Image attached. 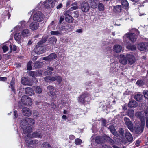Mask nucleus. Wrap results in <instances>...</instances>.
Listing matches in <instances>:
<instances>
[{
    "instance_id": "nucleus-1",
    "label": "nucleus",
    "mask_w": 148,
    "mask_h": 148,
    "mask_svg": "<svg viewBox=\"0 0 148 148\" xmlns=\"http://www.w3.org/2000/svg\"><path fill=\"white\" fill-rule=\"evenodd\" d=\"M34 123V120L30 118L21 119L20 125L23 134H26L28 132H31L32 128L31 126L33 125Z\"/></svg>"
},
{
    "instance_id": "nucleus-2",
    "label": "nucleus",
    "mask_w": 148,
    "mask_h": 148,
    "mask_svg": "<svg viewBox=\"0 0 148 148\" xmlns=\"http://www.w3.org/2000/svg\"><path fill=\"white\" fill-rule=\"evenodd\" d=\"M32 104V101L30 97L26 95L22 97L21 101L18 103V106L17 109L21 108L23 105L29 106Z\"/></svg>"
},
{
    "instance_id": "nucleus-3",
    "label": "nucleus",
    "mask_w": 148,
    "mask_h": 148,
    "mask_svg": "<svg viewBox=\"0 0 148 148\" xmlns=\"http://www.w3.org/2000/svg\"><path fill=\"white\" fill-rule=\"evenodd\" d=\"M141 112H137L135 114V115L138 117L140 119L141 124L140 126L138 127H135V129L136 132V133H141L143 132L144 128L145 125L144 117L143 116H141Z\"/></svg>"
},
{
    "instance_id": "nucleus-4",
    "label": "nucleus",
    "mask_w": 148,
    "mask_h": 148,
    "mask_svg": "<svg viewBox=\"0 0 148 148\" xmlns=\"http://www.w3.org/2000/svg\"><path fill=\"white\" fill-rule=\"evenodd\" d=\"M33 19L34 21L40 22L42 21L44 18V15L40 11L34 12L32 16Z\"/></svg>"
},
{
    "instance_id": "nucleus-5",
    "label": "nucleus",
    "mask_w": 148,
    "mask_h": 148,
    "mask_svg": "<svg viewBox=\"0 0 148 148\" xmlns=\"http://www.w3.org/2000/svg\"><path fill=\"white\" fill-rule=\"evenodd\" d=\"M45 80L47 82H49L50 81H55L57 80V82L60 83L62 81V78L59 76H47L45 77Z\"/></svg>"
},
{
    "instance_id": "nucleus-6",
    "label": "nucleus",
    "mask_w": 148,
    "mask_h": 148,
    "mask_svg": "<svg viewBox=\"0 0 148 148\" xmlns=\"http://www.w3.org/2000/svg\"><path fill=\"white\" fill-rule=\"evenodd\" d=\"M32 131L30 132H28V133H27V134H26L28 137L40 138L42 136V131L40 130H38L34 132L32 134L31 133Z\"/></svg>"
},
{
    "instance_id": "nucleus-7",
    "label": "nucleus",
    "mask_w": 148,
    "mask_h": 148,
    "mask_svg": "<svg viewBox=\"0 0 148 148\" xmlns=\"http://www.w3.org/2000/svg\"><path fill=\"white\" fill-rule=\"evenodd\" d=\"M43 42L42 41H40L38 42L36 47L34 49L35 53L37 54H40L43 53L44 52V48L42 46H41L40 45L42 44Z\"/></svg>"
},
{
    "instance_id": "nucleus-8",
    "label": "nucleus",
    "mask_w": 148,
    "mask_h": 148,
    "mask_svg": "<svg viewBox=\"0 0 148 148\" xmlns=\"http://www.w3.org/2000/svg\"><path fill=\"white\" fill-rule=\"evenodd\" d=\"M47 0L45 1L43 3V5L44 7L46 8L50 9L53 8L55 5V2H56L53 0ZM57 0V1H58Z\"/></svg>"
},
{
    "instance_id": "nucleus-9",
    "label": "nucleus",
    "mask_w": 148,
    "mask_h": 148,
    "mask_svg": "<svg viewBox=\"0 0 148 148\" xmlns=\"http://www.w3.org/2000/svg\"><path fill=\"white\" fill-rule=\"evenodd\" d=\"M137 47L140 51H148V42H145L139 43L137 45Z\"/></svg>"
},
{
    "instance_id": "nucleus-10",
    "label": "nucleus",
    "mask_w": 148,
    "mask_h": 148,
    "mask_svg": "<svg viewBox=\"0 0 148 148\" xmlns=\"http://www.w3.org/2000/svg\"><path fill=\"white\" fill-rule=\"evenodd\" d=\"M130 55L126 54L125 55L123 54H121L119 58V62L123 64H127V60L128 61Z\"/></svg>"
},
{
    "instance_id": "nucleus-11",
    "label": "nucleus",
    "mask_w": 148,
    "mask_h": 148,
    "mask_svg": "<svg viewBox=\"0 0 148 148\" xmlns=\"http://www.w3.org/2000/svg\"><path fill=\"white\" fill-rule=\"evenodd\" d=\"M27 25V23L25 21H22L20 22L17 26L15 27L14 30L16 31H19L25 27Z\"/></svg>"
},
{
    "instance_id": "nucleus-12",
    "label": "nucleus",
    "mask_w": 148,
    "mask_h": 148,
    "mask_svg": "<svg viewBox=\"0 0 148 148\" xmlns=\"http://www.w3.org/2000/svg\"><path fill=\"white\" fill-rule=\"evenodd\" d=\"M81 7L82 10L85 12H88L90 9V6L88 3L85 1L82 3Z\"/></svg>"
},
{
    "instance_id": "nucleus-13",
    "label": "nucleus",
    "mask_w": 148,
    "mask_h": 148,
    "mask_svg": "<svg viewBox=\"0 0 148 148\" xmlns=\"http://www.w3.org/2000/svg\"><path fill=\"white\" fill-rule=\"evenodd\" d=\"M107 136H97L95 138V142L99 144H101L106 141Z\"/></svg>"
},
{
    "instance_id": "nucleus-14",
    "label": "nucleus",
    "mask_w": 148,
    "mask_h": 148,
    "mask_svg": "<svg viewBox=\"0 0 148 148\" xmlns=\"http://www.w3.org/2000/svg\"><path fill=\"white\" fill-rule=\"evenodd\" d=\"M123 41L125 44L127 45V48L128 49H130V33H127L126 34L123 36Z\"/></svg>"
},
{
    "instance_id": "nucleus-15",
    "label": "nucleus",
    "mask_w": 148,
    "mask_h": 148,
    "mask_svg": "<svg viewBox=\"0 0 148 148\" xmlns=\"http://www.w3.org/2000/svg\"><path fill=\"white\" fill-rule=\"evenodd\" d=\"M47 88L50 91L48 92V95L51 96L52 98H56V95L54 92L53 91L54 90L53 87L51 86H48Z\"/></svg>"
},
{
    "instance_id": "nucleus-16",
    "label": "nucleus",
    "mask_w": 148,
    "mask_h": 148,
    "mask_svg": "<svg viewBox=\"0 0 148 148\" xmlns=\"http://www.w3.org/2000/svg\"><path fill=\"white\" fill-rule=\"evenodd\" d=\"M69 10L65 11L64 13L65 16L66 21L69 23H71L73 21V18L69 14Z\"/></svg>"
},
{
    "instance_id": "nucleus-17",
    "label": "nucleus",
    "mask_w": 148,
    "mask_h": 148,
    "mask_svg": "<svg viewBox=\"0 0 148 148\" xmlns=\"http://www.w3.org/2000/svg\"><path fill=\"white\" fill-rule=\"evenodd\" d=\"M22 37L20 32H16L14 35V37L15 40L19 44H20L23 40Z\"/></svg>"
},
{
    "instance_id": "nucleus-18",
    "label": "nucleus",
    "mask_w": 148,
    "mask_h": 148,
    "mask_svg": "<svg viewBox=\"0 0 148 148\" xmlns=\"http://www.w3.org/2000/svg\"><path fill=\"white\" fill-rule=\"evenodd\" d=\"M21 82L24 85L30 86L32 85L31 81L27 77L22 78Z\"/></svg>"
},
{
    "instance_id": "nucleus-19",
    "label": "nucleus",
    "mask_w": 148,
    "mask_h": 148,
    "mask_svg": "<svg viewBox=\"0 0 148 148\" xmlns=\"http://www.w3.org/2000/svg\"><path fill=\"white\" fill-rule=\"evenodd\" d=\"M29 27L30 29L34 31L38 29L39 27V24L38 23L33 22L30 24Z\"/></svg>"
},
{
    "instance_id": "nucleus-20",
    "label": "nucleus",
    "mask_w": 148,
    "mask_h": 148,
    "mask_svg": "<svg viewBox=\"0 0 148 148\" xmlns=\"http://www.w3.org/2000/svg\"><path fill=\"white\" fill-rule=\"evenodd\" d=\"M21 34L23 38H27L29 36L30 32L28 29H25L22 30Z\"/></svg>"
},
{
    "instance_id": "nucleus-21",
    "label": "nucleus",
    "mask_w": 148,
    "mask_h": 148,
    "mask_svg": "<svg viewBox=\"0 0 148 148\" xmlns=\"http://www.w3.org/2000/svg\"><path fill=\"white\" fill-rule=\"evenodd\" d=\"M22 113L25 116H29L31 114V111L29 108L24 107L22 109Z\"/></svg>"
},
{
    "instance_id": "nucleus-22",
    "label": "nucleus",
    "mask_w": 148,
    "mask_h": 148,
    "mask_svg": "<svg viewBox=\"0 0 148 148\" xmlns=\"http://www.w3.org/2000/svg\"><path fill=\"white\" fill-rule=\"evenodd\" d=\"M57 57V55L54 53H51L47 57L43 58V60H53L56 58Z\"/></svg>"
},
{
    "instance_id": "nucleus-23",
    "label": "nucleus",
    "mask_w": 148,
    "mask_h": 148,
    "mask_svg": "<svg viewBox=\"0 0 148 148\" xmlns=\"http://www.w3.org/2000/svg\"><path fill=\"white\" fill-rule=\"evenodd\" d=\"M25 94L29 96H31L34 94V92L33 89L30 87H28L26 88L25 89Z\"/></svg>"
},
{
    "instance_id": "nucleus-24",
    "label": "nucleus",
    "mask_w": 148,
    "mask_h": 148,
    "mask_svg": "<svg viewBox=\"0 0 148 148\" xmlns=\"http://www.w3.org/2000/svg\"><path fill=\"white\" fill-rule=\"evenodd\" d=\"M32 138L28 137L27 135L25 136L24 139L25 142L27 143L28 144L33 145L36 143V140H31L30 138Z\"/></svg>"
},
{
    "instance_id": "nucleus-25",
    "label": "nucleus",
    "mask_w": 148,
    "mask_h": 148,
    "mask_svg": "<svg viewBox=\"0 0 148 148\" xmlns=\"http://www.w3.org/2000/svg\"><path fill=\"white\" fill-rule=\"evenodd\" d=\"M98 0H90L89 1L90 5L91 8H96L98 5Z\"/></svg>"
},
{
    "instance_id": "nucleus-26",
    "label": "nucleus",
    "mask_w": 148,
    "mask_h": 148,
    "mask_svg": "<svg viewBox=\"0 0 148 148\" xmlns=\"http://www.w3.org/2000/svg\"><path fill=\"white\" fill-rule=\"evenodd\" d=\"M122 49L121 46L119 45H116L113 47V49L116 53L120 52Z\"/></svg>"
},
{
    "instance_id": "nucleus-27",
    "label": "nucleus",
    "mask_w": 148,
    "mask_h": 148,
    "mask_svg": "<svg viewBox=\"0 0 148 148\" xmlns=\"http://www.w3.org/2000/svg\"><path fill=\"white\" fill-rule=\"evenodd\" d=\"M108 128L114 135L116 136H117L118 134L113 126H110Z\"/></svg>"
},
{
    "instance_id": "nucleus-28",
    "label": "nucleus",
    "mask_w": 148,
    "mask_h": 148,
    "mask_svg": "<svg viewBox=\"0 0 148 148\" xmlns=\"http://www.w3.org/2000/svg\"><path fill=\"white\" fill-rule=\"evenodd\" d=\"M38 73H39V75L37 74L36 72L33 71H29V75L32 76H37L38 75H40L42 74V72L41 71H38Z\"/></svg>"
},
{
    "instance_id": "nucleus-29",
    "label": "nucleus",
    "mask_w": 148,
    "mask_h": 148,
    "mask_svg": "<svg viewBox=\"0 0 148 148\" xmlns=\"http://www.w3.org/2000/svg\"><path fill=\"white\" fill-rule=\"evenodd\" d=\"M137 36L134 33H130V41L132 42H135L137 39Z\"/></svg>"
},
{
    "instance_id": "nucleus-30",
    "label": "nucleus",
    "mask_w": 148,
    "mask_h": 148,
    "mask_svg": "<svg viewBox=\"0 0 148 148\" xmlns=\"http://www.w3.org/2000/svg\"><path fill=\"white\" fill-rule=\"evenodd\" d=\"M121 5H118L114 7L113 11L115 13H118L121 12Z\"/></svg>"
},
{
    "instance_id": "nucleus-31",
    "label": "nucleus",
    "mask_w": 148,
    "mask_h": 148,
    "mask_svg": "<svg viewBox=\"0 0 148 148\" xmlns=\"http://www.w3.org/2000/svg\"><path fill=\"white\" fill-rule=\"evenodd\" d=\"M143 96L140 93H138L136 95L134 96V98L138 101H140L142 100Z\"/></svg>"
},
{
    "instance_id": "nucleus-32",
    "label": "nucleus",
    "mask_w": 148,
    "mask_h": 148,
    "mask_svg": "<svg viewBox=\"0 0 148 148\" xmlns=\"http://www.w3.org/2000/svg\"><path fill=\"white\" fill-rule=\"evenodd\" d=\"M121 3L123 7L125 9H127L128 8L129 3L127 0H121Z\"/></svg>"
},
{
    "instance_id": "nucleus-33",
    "label": "nucleus",
    "mask_w": 148,
    "mask_h": 148,
    "mask_svg": "<svg viewBox=\"0 0 148 148\" xmlns=\"http://www.w3.org/2000/svg\"><path fill=\"white\" fill-rule=\"evenodd\" d=\"M85 95H84V94L81 95L78 99V102L81 103H83L85 102Z\"/></svg>"
},
{
    "instance_id": "nucleus-34",
    "label": "nucleus",
    "mask_w": 148,
    "mask_h": 148,
    "mask_svg": "<svg viewBox=\"0 0 148 148\" xmlns=\"http://www.w3.org/2000/svg\"><path fill=\"white\" fill-rule=\"evenodd\" d=\"M57 40L56 37H53L49 39V41L51 44L54 45L56 43Z\"/></svg>"
},
{
    "instance_id": "nucleus-35",
    "label": "nucleus",
    "mask_w": 148,
    "mask_h": 148,
    "mask_svg": "<svg viewBox=\"0 0 148 148\" xmlns=\"http://www.w3.org/2000/svg\"><path fill=\"white\" fill-rule=\"evenodd\" d=\"M34 88L35 89L36 92L40 94L42 92V89L38 86H34Z\"/></svg>"
},
{
    "instance_id": "nucleus-36",
    "label": "nucleus",
    "mask_w": 148,
    "mask_h": 148,
    "mask_svg": "<svg viewBox=\"0 0 148 148\" xmlns=\"http://www.w3.org/2000/svg\"><path fill=\"white\" fill-rule=\"evenodd\" d=\"M137 106V102L133 100L130 101V107H134Z\"/></svg>"
},
{
    "instance_id": "nucleus-37",
    "label": "nucleus",
    "mask_w": 148,
    "mask_h": 148,
    "mask_svg": "<svg viewBox=\"0 0 148 148\" xmlns=\"http://www.w3.org/2000/svg\"><path fill=\"white\" fill-rule=\"evenodd\" d=\"M84 95H85V102H88L89 101L90 99V95L88 93H85L84 94Z\"/></svg>"
},
{
    "instance_id": "nucleus-38",
    "label": "nucleus",
    "mask_w": 148,
    "mask_h": 148,
    "mask_svg": "<svg viewBox=\"0 0 148 148\" xmlns=\"http://www.w3.org/2000/svg\"><path fill=\"white\" fill-rule=\"evenodd\" d=\"M43 148H52L50 144L47 142L44 143L42 145Z\"/></svg>"
},
{
    "instance_id": "nucleus-39",
    "label": "nucleus",
    "mask_w": 148,
    "mask_h": 148,
    "mask_svg": "<svg viewBox=\"0 0 148 148\" xmlns=\"http://www.w3.org/2000/svg\"><path fill=\"white\" fill-rule=\"evenodd\" d=\"M14 78H12L10 83V86L12 90L14 92L15 91V89L14 88Z\"/></svg>"
},
{
    "instance_id": "nucleus-40",
    "label": "nucleus",
    "mask_w": 148,
    "mask_h": 148,
    "mask_svg": "<svg viewBox=\"0 0 148 148\" xmlns=\"http://www.w3.org/2000/svg\"><path fill=\"white\" fill-rule=\"evenodd\" d=\"M124 121L128 129L130 130V119L128 118L125 117L124 118Z\"/></svg>"
},
{
    "instance_id": "nucleus-41",
    "label": "nucleus",
    "mask_w": 148,
    "mask_h": 148,
    "mask_svg": "<svg viewBox=\"0 0 148 148\" xmlns=\"http://www.w3.org/2000/svg\"><path fill=\"white\" fill-rule=\"evenodd\" d=\"M99 10L100 11H103L104 10V7L103 4L102 3H99L98 5Z\"/></svg>"
},
{
    "instance_id": "nucleus-42",
    "label": "nucleus",
    "mask_w": 148,
    "mask_h": 148,
    "mask_svg": "<svg viewBox=\"0 0 148 148\" xmlns=\"http://www.w3.org/2000/svg\"><path fill=\"white\" fill-rule=\"evenodd\" d=\"M135 60V58L133 56H130V64H132L134 63Z\"/></svg>"
},
{
    "instance_id": "nucleus-43",
    "label": "nucleus",
    "mask_w": 148,
    "mask_h": 148,
    "mask_svg": "<svg viewBox=\"0 0 148 148\" xmlns=\"http://www.w3.org/2000/svg\"><path fill=\"white\" fill-rule=\"evenodd\" d=\"M34 116L36 119H37L39 117V114L38 112L36 110L33 111Z\"/></svg>"
},
{
    "instance_id": "nucleus-44",
    "label": "nucleus",
    "mask_w": 148,
    "mask_h": 148,
    "mask_svg": "<svg viewBox=\"0 0 148 148\" xmlns=\"http://www.w3.org/2000/svg\"><path fill=\"white\" fill-rule=\"evenodd\" d=\"M50 33L51 35L57 36L59 35L60 34L58 31H52Z\"/></svg>"
},
{
    "instance_id": "nucleus-45",
    "label": "nucleus",
    "mask_w": 148,
    "mask_h": 148,
    "mask_svg": "<svg viewBox=\"0 0 148 148\" xmlns=\"http://www.w3.org/2000/svg\"><path fill=\"white\" fill-rule=\"evenodd\" d=\"M82 143V140L79 138H77L75 139V143L77 145H80Z\"/></svg>"
},
{
    "instance_id": "nucleus-46",
    "label": "nucleus",
    "mask_w": 148,
    "mask_h": 148,
    "mask_svg": "<svg viewBox=\"0 0 148 148\" xmlns=\"http://www.w3.org/2000/svg\"><path fill=\"white\" fill-rule=\"evenodd\" d=\"M143 94L145 98L148 99V91L147 90H144Z\"/></svg>"
},
{
    "instance_id": "nucleus-47",
    "label": "nucleus",
    "mask_w": 148,
    "mask_h": 148,
    "mask_svg": "<svg viewBox=\"0 0 148 148\" xmlns=\"http://www.w3.org/2000/svg\"><path fill=\"white\" fill-rule=\"evenodd\" d=\"M32 63V61H29L27 64V69L29 70H30L32 69L31 66V64Z\"/></svg>"
},
{
    "instance_id": "nucleus-48",
    "label": "nucleus",
    "mask_w": 148,
    "mask_h": 148,
    "mask_svg": "<svg viewBox=\"0 0 148 148\" xmlns=\"http://www.w3.org/2000/svg\"><path fill=\"white\" fill-rule=\"evenodd\" d=\"M42 63L41 62L37 61L35 63L34 66L35 67L38 68L40 67Z\"/></svg>"
},
{
    "instance_id": "nucleus-49",
    "label": "nucleus",
    "mask_w": 148,
    "mask_h": 148,
    "mask_svg": "<svg viewBox=\"0 0 148 148\" xmlns=\"http://www.w3.org/2000/svg\"><path fill=\"white\" fill-rule=\"evenodd\" d=\"M136 84L139 86H141L144 84V82L142 80H138L136 82Z\"/></svg>"
},
{
    "instance_id": "nucleus-50",
    "label": "nucleus",
    "mask_w": 148,
    "mask_h": 148,
    "mask_svg": "<svg viewBox=\"0 0 148 148\" xmlns=\"http://www.w3.org/2000/svg\"><path fill=\"white\" fill-rule=\"evenodd\" d=\"M53 73L52 71L49 70H48L45 71L44 72V75H52V74Z\"/></svg>"
},
{
    "instance_id": "nucleus-51",
    "label": "nucleus",
    "mask_w": 148,
    "mask_h": 148,
    "mask_svg": "<svg viewBox=\"0 0 148 148\" xmlns=\"http://www.w3.org/2000/svg\"><path fill=\"white\" fill-rule=\"evenodd\" d=\"M2 49L4 53L6 52L8 50V48L6 45H3L2 47Z\"/></svg>"
},
{
    "instance_id": "nucleus-52",
    "label": "nucleus",
    "mask_w": 148,
    "mask_h": 148,
    "mask_svg": "<svg viewBox=\"0 0 148 148\" xmlns=\"http://www.w3.org/2000/svg\"><path fill=\"white\" fill-rule=\"evenodd\" d=\"M10 49L11 51H15L17 49V47L16 46L14 45L13 47L11 45H10Z\"/></svg>"
},
{
    "instance_id": "nucleus-53",
    "label": "nucleus",
    "mask_w": 148,
    "mask_h": 148,
    "mask_svg": "<svg viewBox=\"0 0 148 148\" xmlns=\"http://www.w3.org/2000/svg\"><path fill=\"white\" fill-rule=\"evenodd\" d=\"M136 49V45H130V50H135Z\"/></svg>"
},
{
    "instance_id": "nucleus-54",
    "label": "nucleus",
    "mask_w": 148,
    "mask_h": 148,
    "mask_svg": "<svg viewBox=\"0 0 148 148\" xmlns=\"http://www.w3.org/2000/svg\"><path fill=\"white\" fill-rule=\"evenodd\" d=\"M78 8L77 6H75L71 7L69 9L70 11H73L74 10H76Z\"/></svg>"
},
{
    "instance_id": "nucleus-55",
    "label": "nucleus",
    "mask_w": 148,
    "mask_h": 148,
    "mask_svg": "<svg viewBox=\"0 0 148 148\" xmlns=\"http://www.w3.org/2000/svg\"><path fill=\"white\" fill-rule=\"evenodd\" d=\"M125 137L128 141H130V133H126L125 134Z\"/></svg>"
},
{
    "instance_id": "nucleus-56",
    "label": "nucleus",
    "mask_w": 148,
    "mask_h": 148,
    "mask_svg": "<svg viewBox=\"0 0 148 148\" xmlns=\"http://www.w3.org/2000/svg\"><path fill=\"white\" fill-rule=\"evenodd\" d=\"M71 2V0H66V6L67 7H69Z\"/></svg>"
},
{
    "instance_id": "nucleus-57",
    "label": "nucleus",
    "mask_w": 148,
    "mask_h": 148,
    "mask_svg": "<svg viewBox=\"0 0 148 148\" xmlns=\"http://www.w3.org/2000/svg\"><path fill=\"white\" fill-rule=\"evenodd\" d=\"M69 138L71 140H73L75 139V137L73 135H71L69 136Z\"/></svg>"
},
{
    "instance_id": "nucleus-58",
    "label": "nucleus",
    "mask_w": 148,
    "mask_h": 148,
    "mask_svg": "<svg viewBox=\"0 0 148 148\" xmlns=\"http://www.w3.org/2000/svg\"><path fill=\"white\" fill-rule=\"evenodd\" d=\"M101 148H112V147L106 144H104L102 145V147Z\"/></svg>"
},
{
    "instance_id": "nucleus-59",
    "label": "nucleus",
    "mask_w": 148,
    "mask_h": 148,
    "mask_svg": "<svg viewBox=\"0 0 148 148\" xmlns=\"http://www.w3.org/2000/svg\"><path fill=\"white\" fill-rule=\"evenodd\" d=\"M130 131L131 132H133V124L131 123V122L130 121Z\"/></svg>"
},
{
    "instance_id": "nucleus-60",
    "label": "nucleus",
    "mask_w": 148,
    "mask_h": 148,
    "mask_svg": "<svg viewBox=\"0 0 148 148\" xmlns=\"http://www.w3.org/2000/svg\"><path fill=\"white\" fill-rule=\"evenodd\" d=\"M119 133L122 135L123 136L124 134L123 133V130L121 128L119 129Z\"/></svg>"
},
{
    "instance_id": "nucleus-61",
    "label": "nucleus",
    "mask_w": 148,
    "mask_h": 148,
    "mask_svg": "<svg viewBox=\"0 0 148 148\" xmlns=\"http://www.w3.org/2000/svg\"><path fill=\"white\" fill-rule=\"evenodd\" d=\"M14 115L15 118H16L18 117V114L17 111H15L14 112Z\"/></svg>"
},
{
    "instance_id": "nucleus-62",
    "label": "nucleus",
    "mask_w": 148,
    "mask_h": 148,
    "mask_svg": "<svg viewBox=\"0 0 148 148\" xmlns=\"http://www.w3.org/2000/svg\"><path fill=\"white\" fill-rule=\"evenodd\" d=\"M62 7V3H60L57 6L56 8L58 9H59L61 8Z\"/></svg>"
},
{
    "instance_id": "nucleus-63",
    "label": "nucleus",
    "mask_w": 148,
    "mask_h": 148,
    "mask_svg": "<svg viewBox=\"0 0 148 148\" xmlns=\"http://www.w3.org/2000/svg\"><path fill=\"white\" fill-rule=\"evenodd\" d=\"M47 69L51 71H53L54 70V69L53 67L49 66L47 67Z\"/></svg>"
},
{
    "instance_id": "nucleus-64",
    "label": "nucleus",
    "mask_w": 148,
    "mask_h": 148,
    "mask_svg": "<svg viewBox=\"0 0 148 148\" xmlns=\"http://www.w3.org/2000/svg\"><path fill=\"white\" fill-rule=\"evenodd\" d=\"M7 80V78L5 77H0V81H5Z\"/></svg>"
}]
</instances>
